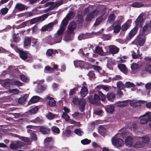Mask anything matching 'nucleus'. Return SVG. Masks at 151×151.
Wrapping results in <instances>:
<instances>
[{"instance_id":"nucleus-5","label":"nucleus","mask_w":151,"mask_h":151,"mask_svg":"<svg viewBox=\"0 0 151 151\" xmlns=\"http://www.w3.org/2000/svg\"><path fill=\"white\" fill-rule=\"evenodd\" d=\"M44 99L45 101L49 100L47 102V104L48 105L51 107H54L56 104V101L54 99V98L50 96V95L45 97Z\"/></svg>"},{"instance_id":"nucleus-45","label":"nucleus","mask_w":151,"mask_h":151,"mask_svg":"<svg viewBox=\"0 0 151 151\" xmlns=\"http://www.w3.org/2000/svg\"><path fill=\"white\" fill-rule=\"evenodd\" d=\"M102 20V17H99L96 20L95 23L94 24L95 26H97L99 25Z\"/></svg>"},{"instance_id":"nucleus-4","label":"nucleus","mask_w":151,"mask_h":151,"mask_svg":"<svg viewBox=\"0 0 151 151\" xmlns=\"http://www.w3.org/2000/svg\"><path fill=\"white\" fill-rule=\"evenodd\" d=\"M57 20H55L53 22L43 26L41 28V30L42 31H51L52 30L54 25L57 24Z\"/></svg>"},{"instance_id":"nucleus-56","label":"nucleus","mask_w":151,"mask_h":151,"mask_svg":"<svg viewBox=\"0 0 151 151\" xmlns=\"http://www.w3.org/2000/svg\"><path fill=\"white\" fill-rule=\"evenodd\" d=\"M139 65L135 63H133L132 64L131 67L132 70H137L139 68Z\"/></svg>"},{"instance_id":"nucleus-2","label":"nucleus","mask_w":151,"mask_h":151,"mask_svg":"<svg viewBox=\"0 0 151 151\" xmlns=\"http://www.w3.org/2000/svg\"><path fill=\"white\" fill-rule=\"evenodd\" d=\"M48 16L47 14H45L41 16L27 20L29 25V26L38 22H41L45 20L48 17Z\"/></svg>"},{"instance_id":"nucleus-55","label":"nucleus","mask_w":151,"mask_h":151,"mask_svg":"<svg viewBox=\"0 0 151 151\" xmlns=\"http://www.w3.org/2000/svg\"><path fill=\"white\" fill-rule=\"evenodd\" d=\"M14 84L18 86H21L23 85V83L18 80H15L13 81Z\"/></svg>"},{"instance_id":"nucleus-33","label":"nucleus","mask_w":151,"mask_h":151,"mask_svg":"<svg viewBox=\"0 0 151 151\" xmlns=\"http://www.w3.org/2000/svg\"><path fill=\"white\" fill-rule=\"evenodd\" d=\"M132 6L134 7L139 8L143 6L144 4L141 2H134L131 4Z\"/></svg>"},{"instance_id":"nucleus-64","label":"nucleus","mask_w":151,"mask_h":151,"mask_svg":"<svg viewBox=\"0 0 151 151\" xmlns=\"http://www.w3.org/2000/svg\"><path fill=\"white\" fill-rule=\"evenodd\" d=\"M70 35H67L65 36L64 37L65 40L67 42H69L72 40L70 36Z\"/></svg>"},{"instance_id":"nucleus-60","label":"nucleus","mask_w":151,"mask_h":151,"mask_svg":"<svg viewBox=\"0 0 151 151\" xmlns=\"http://www.w3.org/2000/svg\"><path fill=\"white\" fill-rule=\"evenodd\" d=\"M117 87L118 89H123V83L121 81H119L117 83Z\"/></svg>"},{"instance_id":"nucleus-14","label":"nucleus","mask_w":151,"mask_h":151,"mask_svg":"<svg viewBox=\"0 0 151 151\" xmlns=\"http://www.w3.org/2000/svg\"><path fill=\"white\" fill-rule=\"evenodd\" d=\"M106 98L109 101H113L115 98V94L113 93H109L106 95Z\"/></svg>"},{"instance_id":"nucleus-10","label":"nucleus","mask_w":151,"mask_h":151,"mask_svg":"<svg viewBox=\"0 0 151 151\" xmlns=\"http://www.w3.org/2000/svg\"><path fill=\"white\" fill-rule=\"evenodd\" d=\"M27 6L20 3H17L15 7V9L17 10L18 11L20 12L24 10L27 9L26 7Z\"/></svg>"},{"instance_id":"nucleus-27","label":"nucleus","mask_w":151,"mask_h":151,"mask_svg":"<svg viewBox=\"0 0 151 151\" xmlns=\"http://www.w3.org/2000/svg\"><path fill=\"white\" fill-rule=\"evenodd\" d=\"M58 115L55 114L51 112H49L46 115V117L48 119L52 120L55 117H57Z\"/></svg>"},{"instance_id":"nucleus-48","label":"nucleus","mask_w":151,"mask_h":151,"mask_svg":"<svg viewBox=\"0 0 151 151\" xmlns=\"http://www.w3.org/2000/svg\"><path fill=\"white\" fill-rule=\"evenodd\" d=\"M69 20V19H67V18H66V17H65L62 21V25L60 26H63L64 27L66 26L68 24V22Z\"/></svg>"},{"instance_id":"nucleus-53","label":"nucleus","mask_w":151,"mask_h":151,"mask_svg":"<svg viewBox=\"0 0 151 151\" xmlns=\"http://www.w3.org/2000/svg\"><path fill=\"white\" fill-rule=\"evenodd\" d=\"M78 90V88L75 87L72 89L70 90L69 95L70 96L73 95L76 93V92Z\"/></svg>"},{"instance_id":"nucleus-54","label":"nucleus","mask_w":151,"mask_h":151,"mask_svg":"<svg viewBox=\"0 0 151 151\" xmlns=\"http://www.w3.org/2000/svg\"><path fill=\"white\" fill-rule=\"evenodd\" d=\"M115 19V15L114 14H113L109 16L108 17V20L109 22H113Z\"/></svg>"},{"instance_id":"nucleus-24","label":"nucleus","mask_w":151,"mask_h":151,"mask_svg":"<svg viewBox=\"0 0 151 151\" xmlns=\"http://www.w3.org/2000/svg\"><path fill=\"white\" fill-rule=\"evenodd\" d=\"M65 28L63 26H60V27L58 30L56 35H59L63 37V34Z\"/></svg>"},{"instance_id":"nucleus-47","label":"nucleus","mask_w":151,"mask_h":151,"mask_svg":"<svg viewBox=\"0 0 151 151\" xmlns=\"http://www.w3.org/2000/svg\"><path fill=\"white\" fill-rule=\"evenodd\" d=\"M136 41L137 42L138 44L140 46H143L145 42V41L144 39L141 38L137 39L136 40Z\"/></svg>"},{"instance_id":"nucleus-30","label":"nucleus","mask_w":151,"mask_h":151,"mask_svg":"<svg viewBox=\"0 0 151 151\" xmlns=\"http://www.w3.org/2000/svg\"><path fill=\"white\" fill-rule=\"evenodd\" d=\"M94 13V12L93 11L92 12L88 14L85 19L86 21L87 22L91 21L93 18Z\"/></svg>"},{"instance_id":"nucleus-63","label":"nucleus","mask_w":151,"mask_h":151,"mask_svg":"<svg viewBox=\"0 0 151 151\" xmlns=\"http://www.w3.org/2000/svg\"><path fill=\"white\" fill-rule=\"evenodd\" d=\"M10 148L12 150L17 149V147L16 145V142L15 143H11L9 145Z\"/></svg>"},{"instance_id":"nucleus-23","label":"nucleus","mask_w":151,"mask_h":151,"mask_svg":"<svg viewBox=\"0 0 151 151\" xmlns=\"http://www.w3.org/2000/svg\"><path fill=\"white\" fill-rule=\"evenodd\" d=\"M47 42L50 45L55 44L54 39L51 36L49 35L47 36L46 38Z\"/></svg>"},{"instance_id":"nucleus-50","label":"nucleus","mask_w":151,"mask_h":151,"mask_svg":"<svg viewBox=\"0 0 151 151\" xmlns=\"http://www.w3.org/2000/svg\"><path fill=\"white\" fill-rule=\"evenodd\" d=\"M74 133L79 136H81L83 132L80 129H76L74 131Z\"/></svg>"},{"instance_id":"nucleus-51","label":"nucleus","mask_w":151,"mask_h":151,"mask_svg":"<svg viewBox=\"0 0 151 151\" xmlns=\"http://www.w3.org/2000/svg\"><path fill=\"white\" fill-rule=\"evenodd\" d=\"M143 141L142 142H143L145 143V146L147 145V144L149 142L150 140L149 138L146 137H142Z\"/></svg>"},{"instance_id":"nucleus-36","label":"nucleus","mask_w":151,"mask_h":151,"mask_svg":"<svg viewBox=\"0 0 151 151\" xmlns=\"http://www.w3.org/2000/svg\"><path fill=\"white\" fill-rule=\"evenodd\" d=\"M91 64L88 63L84 61L82 68H85L86 69H89L91 68Z\"/></svg>"},{"instance_id":"nucleus-3","label":"nucleus","mask_w":151,"mask_h":151,"mask_svg":"<svg viewBox=\"0 0 151 151\" xmlns=\"http://www.w3.org/2000/svg\"><path fill=\"white\" fill-rule=\"evenodd\" d=\"M87 100L91 104L98 105L100 103V98L96 93L94 94L93 96L92 95H90L87 97Z\"/></svg>"},{"instance_id":"nucleus-20","label":"nucleus","mask_w":151,"mask_h":151,"mask_svg":"<svg viewBox=\"0 0 151 151\" xmlns=\"http://www.w3.org/2000/svg\"><path fill=\"white\" fill-rule=\"evenodd\" d=\"M125 143L126 145L132 146L133 145V139L130 136L127 137L125 140Z\"/></svg>"},{"instance_id":"nucleus-43","label":"nucleus","mask_w":151,"mask_h":151,"mask_svg":"<svg viewBox=\"0 0 151 151\" xmlns=\"http://www.w3.org/2000/svg\"><path fill=\"white\" fill-rule=\"evenodd\" d=\"M13 41L16 42H19L21 40L20 37L19 36H16L15 33L13 35Z\"/></svg>"},{"instance_id":"nucleus-8","label":"nucleus","mask_w":151,"mask_h":151,"mask_svg":"<svg viewBox=\"0 0 151 151\" xmlns=\"http://www.w3.org/2000/svg\"><path fill=\"white\" fill-rule=\"evenodd\" d=\"M38 129L41 133L44 134H48L50 133V129L44 126H38Z\"/></svg>"},{"instance_id":"nucleus-61","label":"nucleus","mask_w":151,"mask_h":151,"mask_svg":"<svg viewBox=\"0 0 151 151\" xmlns=\"http://www.w3.org/2000/svg\"><path fill=\"white\" fill-rule=\"evenodd\" d=\"M20 78L21 80L23 82H27V77L24 75H20Z\"/></svg>"},{"instance_id":"nucleus-44","label":"nucleus","mask_w":151,"mask_h":151,"mask_svg":"<svg viewBox=\"0 0 151 151\" xmlns=\"http://www.w3.org/2000/svg\"><path fill=\"white\" fill-rule=\"evenodd\" d=\"M91 142L90 139H85L81 140V142L83 145H88L90 144Z\"/></svg>"},{"instance_id":"nucleus-21","label":"nucleus","mask_w":151,"mask_h":151,"mask_svg":"<svg viewBox=\"0 0 151 151\" xmlns=\"http://www.w3.org/2000/svg\"><path fill=\"white\" fill-rule=\"evenodd\" d=\"M80 92L82 97H85L88 93V89L85 86H83Z\"/></svg>"},{"instance_id":"nucleus-58","label":"nucleus","mask_w":151,"mask_h":151,"mask_svg":"<svg viewBox=\"0 0 151 151\" xmlns=\"http://www.w3.org/2000/svg\"><path fill=\"white\" fill-rule=\"evenodd\" d=\"M24 143L19 141H17L16 142V145L17 147V149L21 148L22 147L24 146Z\"/></svg>"},{"instance_id":"nucleus-17","label":"nucleus","mask_w":151,"mask_h":151,"mask_svg":"<svg viewBox=\"0 0 151 151\" xmlns=\"http://www.w3.org/2000/svg\"><path fill=\"white\" fill-rule=\"evenodd\" d=\"M31 42V37H26L24 41V46L27 47L30 45Z\"/></svg>"},{"instance_id":"nucleus-19","label":"nucleus","mask_w":151,"mask_h":151,"mask_svg":"<svg viewBox=\"0 0 151 151\" xmlns=\"http://www.w3.org/2000/svg\"><path fill=\"white\" fill-rule=\"evenodd\" d=\"M31 42L32 47H35L36 49L39 47V42L37 39L31 37Z\"/></svg>"},{"instance_id":"nucleus-28","label":"nucleus","mask_w":151,"mask_h":151,"mask_svg":"<svg viewBox=\"0 0 151 151\" xmlns=\"http://www.w3.org/2000/svg\"><path fill=\"white\" fill-rule=\"evenodd\" d=\"M133 146L135 148L144 147H145V143L143 142H142V141H137L133 145Z\"/></svg>"},{"instance_id":"nucleus-38","label":"nucleus","mask_w":151,"mask_h":151,"mask_svg":"<svg viewBox=\"0 0 151 151\" xmlns=\"http://www.w3.org/2000/svg\"><path fill=\"white\" fill-rule=\"evenodd\" d=\"M44 71L46 73H50L53 72L52 67L49 65H47L45 67Z\"/></svg>"},{"instance_id":"nucleus-41","label":"nucleus","mask_w":151,"mask_h":151,"mask_svg":"<svg viewBox=\"0 0 151 151\" xmlns=\"http://www.w3.org/2000/svg\"><path fill=\"white\" fill-rule=\"evenodd\" d=\"M71 131L69 129H65V132H63V134L64 136L69 137L71 135Z\"/></svg>"},{"instance_id":"nucleus-39","label":"nucleus","mask_w":151,"mask_h":151,"mask_svg":"<svg viewBox=\"0 0 151 151\" xmlns=\"http://www.w3.org/2000/svg\"><path fill=\"white\" fill-rule=\"evenodd\" d=\"M20 138L22 140L26 142V144L28 145H30L31 142L29 139V138L23 137L20 136Z\"/></svg>"},{"instance_id":"nucleus-59","label":"nucleus","mask_w":151,"mask_h":151,"mask_svg":"<svg viewBox=\"0 0 151 151\" xmlns=\"http://www.w3.org/2000/svg\"><path fill=\"white\" fill-rule=\"evenodd\" d=\"M27 25L29 26L27 21L22 23L18 26V27L19 28H22L25 27Z\"/></svg>"},{"instance_id":"nucleus-62","label":"nucleus","mask_w":151,"mask_h":151,"mask_svg":"<svg viewBox=\"0 0 151 151\" xmlns=\"http://www.w3.org/2000/svg\"><path fill=\"white\" fill-rule=\"evenodd\" d=\"M106 132V130L104 128L100 129L99 130V134L101 135L104 136Z\"/></svg>"},{"instance_id":"nucleus-42","label":"nucleus","mask_w":151,"mask_h":151,"mask_svg":"<svg viewBox=\"0 0 151 151\" xmlns=\"http://www.w3.org/2000/svg\"><path fill=\"white\" fill-rule=\"evenodd\" d=\"M51 129L52 131L57 134H59L60 132V130L59 128L55 126H53L52 127Z\"/></svg>"},{"instance_id":"nucleus-13","label":"nucleus","mask_w":151,"mask_h":151,"mask_svg":"<svg viewBox=\"0 0 151 151\" xmlns=\"http://www.w3.org/2000/svg\"><path fill=\"white\" fill-rule=\"evenodd\" d=\"M38 110V106H36L29 110L26 112V114L29 115L34 114H36Z\"/></svg>"},{"instance_id":"nucleus-12","label":"nucleus","mask_w":151,"mask_h":151,"mask_svg":"<svg viewBox=\"0 0 151 151\" xmlns=\"http://www.w3.org/2000/svg\"><path fill=\"white\" fill-rule=\"evenodd\" d=\"M79 105V109L81 112H83L85 109V106L86 102L85 100L83 98H81L79 100L78 103Z\"/></svg>"},{"instance_id":"nucleus-22","label":"nucleus","mask_w":151,"mask_h":151,"mask_svg":"<svg viewBox=\"0 0 151 151\" xmlns=\"http://www.w3.org/2000/svg\"><path fill=\"white\" fill-rule=\"evenodd\" d=\"M106 111L108 113H112L114 110V107L112 105L107 106L105 107Z\"/></svg>"},{"instance_id":"nucleus-6","label":"nucleus","mask_w":151,"mask_h":151,"mask_svg":"<svg viewBox=\"0 0 151 151\" xmlns=\"http://www.w3.org/2000/svg\"><path fill=\"white\" fill-rule=\"evenodd\" d=\"M112 144L117 147H120L122 146L123 140L120 138H116L115 137H113L111 139Z\"/></svg>"},{"instance_id":"nucleus-15","label":"nucleus","mask_w":151,"mask_h":151,"mask_svg":"<svg viewBox=\"0 0 151 151\" xmlns=\"http://www.w3.org/2000/svg\"><path fill=\"white\" fill-rule=\"evenodd\" d=\"M119 48L115 46H112L109 49V52L111 54H115L117 53L119 51Z\"/></svg>"},{"instance_id":"nucleus-37","label":"nucleus","mask_w":151,"mask_h":151,"mask_svg":"<svg viewBox=\"0 0 151 151\" xmlns=\"http://www.w3.org/2000/svg\"><path fill=\"white\" fill-rule=\"evenodd\" d=\"M87 75L90 80L94 79L96 78L95 73L93 71H89Z\"/></svg>"},{"instance_id":"nucleus-1","label":"nucleus","mask_w":151,"mask_h":151,"mask_svg":"<svg viewBox=\"0 0 151 151\" xmlns=\"http://www.w3.org/2000/svg\"><path fill=\"white\" fill-rule=\"evenodd\" d=\"M143 19L142 16L139 15L135 21L136 27L133 28L130 31L129 35L126 37V41H129L136 34L138 30V27H141Z\"/></svg>"},{"instance_id":"nucleus-26","label":"nucleus","mask_w":151,"mask_h":151,"mask_svg":"<svg viewBox=\"0 0 151 151\" xmlns=\"http://www.w3.org/2000/svg\"><path fill=\"white\" fill-rule=\"evenodd\" d=\"M145 114L142 116L140 117L142 118L140 120V123L141 124H147L148 121L147 118V116Z\"/></svg>"},{"instance_id":"nucleus-18","label":"nucleus","mask_w":151,"mask_h":151,"mask_svg":"<svg viewBox=\"0 0 151 151\" xmlns=\"http://www.w3.org/2000/svg\"><path fill=\"white\" fill-rule=\"evenodd\" d=\"M89 34L88 33H80L78 36V38L79 40L88 38L89 37Z\"/></svg>"},{"instance_id":"nucleus-29","label":"nucleus","mask_w":151,"mask_h":151,"mask_svg":"<svg viewBox=\"0 0 151 151\" xmlns=\"http://www.w3.org/2000/svg\"><path fill=\"white\" fill-rule=\"evenodd\" d=\"M96 52L99 55H102L103 53V51L102 47L99 46H97L95 48Z\"/></svg>"},{"instance_id":"nucleus-9","label":"nucleus","mask_w":151,"mask_h":151,"mask_svg":"<svg viewBox=\"0 0 151 151\" xmlns=\"http://www.w3.org/2000/svg\"><path fill=\"white\" fill-rule=\"evenodd\" d=\"M47 88V86L45 85H38L36 87L35 91L37 93H40L42 92Z\"/></svg>"},{"instance_id":"nucleus-11","label":"nucleus","mask_w":151,"mask_h":151,"mask_svg":"<svg viewBox=\"0 0 151 151\" xmlns=\"http://www.w3.org/2000/svg\"><path fill=\"white\" fill-rule=\"evenodd\" d=\"M114 26V32L115 33H118L120 31L121 27L120 24L119 22L116 21L113 24Z\"/></svg>"},{"instance_id":"nucleus-40","label":"nucleus","mask_w":151,"mask_h":151,"mask_svg":"<svg viewBox=\"0 0 151 151\" xmlns=\"http://www.w3.org/2000/svg\"><path fill=\"white\" fill-rule=\"evenodd\" d=\"M74 15V13L73 11H71L69 12V13L66 15V17L67 19L70 20L73 17Z\"/></svg>"},{"instance_id":"nucleus-34","label":"nucleus","mask_w":151,"mask_h":151,"mask_svg":"<svg viewBox=\"0 0 151 151\" xmlns=\"http://www.w3.org/2000/svg\"><path fill=\"white\" fill-rule=\"evenodd\" d=\"M9 10V8L6 7L2 8L0 10V13L1 15L6 14L8 13Z\"/></svg>"},{"instance_id":"nucleus-49","label":"nucleus","mask_w":151,"mask_h":151,"mask_svg":"<svg viewBox=\"0 0 151 151\" xmlns=\"http://www.w3.org/2000/svg\"><path fill=\"white\" fill-rule=\"evenodd\" d=\"M91 68H93L95 70L98 72H100L102 70V68L100 66L92 65H91Z\"/></svg>"},{"instance_id":"nucleus-16","label":"nucleus","mask_w":151,"mask_h":151,"mask_svg":"<svg viewBox=\"0 0 151 151\" xmlns=\"http://www.w3.org/2000/svg\"><path fill=\"white\" fill-rule=\"evenodd\" d=\"M28 96L29 95L28 94H26L24 95L23 96L19 98L18 100V103L21 104H24L26 101V100Z\"/></svg>"},{"instance_id":"nucleus-31","label":"nucleus","mask_w":151,"mask_h":151,"mask_svg":"<svg viewBox=\"0 0 151 151\" xmlns=\"http://www.w3.org/2000/svg\"><path fill=\"white\" fill-rule=\"evenodd\" d=\"M62 37H61L56 34H55L53 38L54 39V42L55 44L60 42L62 38Z\"/></svg>"},{"instance_id":"nucleus-46","label":"nucleus","mask_w":151,"mask_h":151,"mask_svg":"<svg viewBox=\"0 0 151 151\" xmlns=\"http://www.w3.org/2000/svg\"><path fill=\"white\" fill-rule=\"evenodd\" d=\"M62 117L66 121H68L69 120L70 116L66 113L63 112L62 115Z\"/></svg>"},{"instance_id":"nucleus-32","label":"nucleus","mask_w":151,"mask_h":151,"mask_svg":"<svg viewBox=\"0 0 151 151\" xmlns=\"http://www.w3.org/2000/svg\"><path fill=\"white\" fill-rule=\"evenodd\" d=\"M30 121L35 123L39 122L40 124H42L43 122V121L39 117H37L35 119L32 120Z\"/></svg>"},{"instance_id":"nucleus-52","label":"nucleus","mask_w":151,"mask_h":151,"mask_svg":"<svg viewBox=\"0 0 151 151\" xmlns=\"http://www.w3.org/2000/svg\"><path fill=\"white\" fill-rule=\"evenodd\" d=\"M53 53L54 51L53 49H48L46 52V55L47 56L49 57L52 56Z\"/></svg>"},{"instance_id":"nucleus-7","label":"nucleus","mask_w":151,"mask_h":151,"mask_svg":"<svg viewBox=\"0 0 151 151\" xmlns=\"http://www.w3.org/2000/svg\"><path fill=\"white\" fill-rule=\"evenodd\" d=\"M19 54L20 57L22 59L27 61L30 59V57L28 55L27 52L22 50L19 51Z\"/></svg>"},{"instance_id":"nucleus-25","label":"nucleus","mask_w":151,"mask_h":151,"mask_svg":"<svg viewBox=\"0 0 151 151\" xmlns=\"http://www.w3.org/2000/svg\"><path fill=\"white\" fill-rule=\"evenodd\" d=\"M39 97L37 96H33L29 101L28 104H30L31 103H34L37 102L39 100Z\"/></svg>"},{"instance_id":"nucleus-35","label":"nucleus","mask_w":151,"mask_h":151,"mask_svg":"<svg viewBox=\"0 0 151 151\" xmlns=\"http://www.w3.org/2000/svg\"><path fill=\"white\" fill-rule=\"evenodd\" d=\"M98 92L99 95V96L100 98V100H101L102 101H104L106 99V96L103 94L101 91H99Z\"/></svg>"},{"instance_id":"nucleus-57","label":"nucleus","mask_w":151,"mask_h":151,"mask_svg":"<svg viewBox=\"0 0 151 151\" xmlns=\"http://www.w3.org/2000/svg\"><path fill=\"white\" fill-rule=\"evenodd\" d=\"M126 86L127 88L134 87L135 86V85L133 83L130 82H127L126 83Z\"/></svg>"}]
</instances>
